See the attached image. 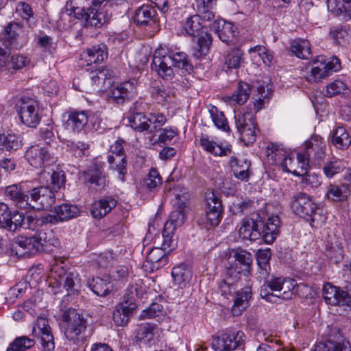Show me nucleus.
Returning a JSON list of instances; mask_svg holds the SVG:
<instances>
[{"mask_svg":"<svg viewBox=\"0 0 351 351\" xmlns=\"http://www.w3.org/2000/svg\"><path fill=\"white\" fill-rule=\"evenodd\" d=\"M261 223L258 222V219L252 218H245L241 228L239 230L240 238L243 240H250L254 241L261 239V232H259L258 226Z\"/></svg>","mask_w":351,"mask_h":351,"instance_id":"26","label":"nucleus"},{"mask_svg":"<svg viewBox=\"0 0 351 351\" xmlns=\"http://www.w3.org/2000/svg\"><path fill=\"white\" fill-rule=\"evenodd\" d=\"M146 260L150 264V269L154 271L164 267L168 263V256L164 250L156 247L149 251Z\"/></svg>","mask_w":351,"mask_h":351,"instance_id":"39","label":"nucleus"},{"mask_svg":"<svg viewBox=\"0 0 351 351\" xmlns=\"http://www.w3.org/2000/svg\"><path fill=\"white\" fill-rule=\"evenodd\" d=\"M156 11L150 5H143L138 8L134 16V21L138 26H152L156 23Z\"/></svg>","mask_w":351,"mask_h":351,"instance_id":"27","label":"nucleus"},{"mask_svg":"<svg viewBox=\"0 0 351 351\" xmlns=\"http://www.w3.org/2000/svg\"><path fill=\"white\" fill-rule=\"evenodd\" d=\"M209 112L215 125L223 131H228L230 128L223 112L218 110L217 108L212 106L209 109Z\"/></svg>","mask_w":351,"mask_h":351,"instance_id":"62","label":"nucleus"},{"mask_svg":"<svg viewBox=\"0 0 351 351\" xmlns=\"http://www.w3.org/2000/svg\"><path fill=\"white\" fill-rule=\"evenodd\" d=\"M170 63L175 66L190 73L193 66L184 52H178L167 45H160L154 51L152 69L165 80H171L174 77L173 70Z\"/></svg>","mask_w":351,"mask_h":351,"instance_id":"2","label":"nucleus"},{"mask_svg":"<svg viewBox=\"0 0 351 351\" xmlns=\"http://www.w3.org/2000/svg\"><path fill=\"white\" fill-rule=\"evenodd\" d=\"M349 89L347 85L341 80H335L327 84L325 87L324 95L332 97L339 95H347Z\"/></svg>","mask_w":351,"mask_h":351,"instance_id":"56","label":"nucleus"},{"mask_svg":"<svg viewBox=\"0 0 351 351\" xmlns=\"http://www.w3.org/2000/svg\"><path fill=\"white\" fill-rule=\"evenodd\" d=\"M88 286L98 296H106L110 291L112 286L108 280L99 277L93 278L88 281Z\"/></svg>","mask_w":351,"mask_h":351,"instance_id":"48","label":"nucleus"},{"mask_svg":"<svg viewBox=\"0 0 351 351\" xmlns=\"http://www.w3.org/2000/svg\"><path fill=\"white\" fill-rule=\"evenodd\" d=\"M289 51L293 56L300 59L308 60L311 58V49L308 40L297 38L290 43Z\"/></svg>","mask_w":351,"mask_h":351,"instance_id":"36","label":"nucleus"},{"mask_svg":"<svg viewBox=\"0 0 351 351\" xmlns=\"http://www.w3.org/2000/svg\"><path fill=\"white\" fill-rule=\"evenodd\" d=\"M327 6L331 12L351 19V0H327Z\"/></svg>","mask_w":351,"mask_h":351,"instance_id":"46","label":"nucleus"},{"mask_svg":"<svg viewBox=\"0 0 351 351\" xmlns=\"http://www.w3.org/2000/svg\"><path fill=\"white\" fill-rule=\"evenodd\" d=\"M250 93L251 88L250 84L240 81L233 93L230 96L226 97V101L232 105H243L247 101Z\"/></svg>","mask_w":351,"mask_h":351,"instance_id":"38","label":"nucleus"},{"mask_svg":"<svg viewBox=\"0 0 351 351\" xmlns=\"http://www.w3.org/2000/svg\"><path fill=\"white\" fill-rule=\"evenodd\" d=\"M314 351H351V345L346 340L341 341L328 340L317 344Z\"/></svg>","mask_w":351,"mask_h":351,"instance_id":"50","label":"nucleus"},{"mask_svg":"<svg viewBox=\"0 0 351 351\" xmlns=\"http://www.w3.org/2000/svg\"><path fill=\"white\" fill-rule=\"evenodd\" d=\"M239 279H233L225 273V278L219 282V289L221 294L228 298L236 292V282Z\"/></svg>","mask_w":351,"mask_h":351,"instance_id":"60","label":"nucleus"},{"mask_svg":"<svg viewBox=\"0 0 351 351\" xmlns=\"http://www.w3.org/2000/svg\"><path fill=\"white\" fill-rule=\"evenodd\" d=\"M267 156L274 160L276 165L282 166L286 171L288 168L287 161L292 162V157L287 153L282 145L271 143L267 147Z\"/></svg>","mask_w":351,"mask_h":351,"instance_id":"31","label":"nucleus"},{"mask_svg":"<svg viewBox=\"0 0 351 351\" xmlns=\"http://www.w3.org/2000/svg\"><path fill=\"white\" fill-rule=\"evenodd\" d=\"M283 278H284L278 277L265 280L261 289V296L267 301L271 302V297L275 296V294H279L281 282Z\"/></svg>","mask_w":351,"mask_h":351,"instance_id":"41","label":"nucleus"},{"mask_svg":"<svg viewBox=\"0 0 351 351\" xmlns=\"http://www.w3.org/2000/svg\"><path fill=\"white\" fill-rule=\"evenodd\" d=\"M28 163L35 168H45L56 162V158L48 149L39 145L29 147L25 154Z\"/></svg>","mask_w":351,"mask_h":351,"instance_id":"14","label":"nucleus"},{"mask_svg":"<svg viewBox=\"0 0 351 351\" xmlns=\"http://www.w3.org/2000/svg\"><path fill=\"white\" fill-rule=\"evenodd\" d=\"M62 321L65 323L64 334L69 341L77 343L84 340L88 322L83 314L75 309L69 308L64 312Z\"/></svg>","mask_w":351,"mask_h":351,"instance_id":"5","label":"nucleus"},{"mask_svg":"<svg viewBox=\"0 0 351 351\" xmlns=\"http://www.w3.org/2000/svg\"><path fill=\"white\" fill-rule=\"evenodd\" d=\"M117 200L112 197H104L94 202L90 213L95 219H101L117 206Z\"/></svg>","mask_w":351,"mask_h":351,"instance_id":"34","label":"nucleus"},{"mask_svg":"<svg viewBox=\"0 0 351 351\" xmlns=\"http://www.w3.org/2000/svg\"><path fill=\"white\" fill-rule=\"evenodd\" d=\"M136 308V304L128 302H121L118 304L112 314V319L118 326H123L128 324L130 317Z\"/></svg>","mask_w":351,"mask_h":351,"instance_id":"23","label":"nucleus"},{"mask_svg":"<svg viewBox=\"0 0 351 351\" xmlns=\"http://www.w3.org/2000/svg\"><path fill=\"white\" fill-rule=\"evenodd\" d=\"M234 119L240 140L246 145L253 143L256 138V124L253 112L246 110L235 114Z\"/></svg>","mask_w":351,"mask_h":351,"instance_id":"12","label":"nucleus"},{"mask_svg":"<svg viewBox=\"0 0 351 351\" xmlns=\"http://www.w3.org/2000/svg\"><path fill=\"white\" fill-rule=\"evenodd\" d=\"M130 125L135 131L142 132L147 131L154 134L160 130L167 121L165 116L162 113H149L147 117L143 113L138 112L129 118Z\"/></svg>","mask_w":351,"mask_h":351,"instance_id":"11","label":"nucleus"},{"mask_svg":"<svg viewBox=\"0 0 351 351\" xmlns=\"http://www.w3.org/2000/svg\"><path fill=\"white\" fill-rule=\"evenodd\" d=\"M162 180L158 171L152 168L150 169L147 177L143 180V186L149 191H153L162 184Z\"/></svg>","mask_w":351,"mask_h":351,"instance_id":"61","label":"nucleus"},{"mask_svg":"<svg viewBox=\"0 0 351 351\" xmlns=\"http://www.w3.org/2000/svg\"><path fill=\"white\" fill-rule=\"evenodd\" d=\"M232 253L226 267V274L233 279H239L241 275L248 276L252 270V254L242 249L232 250Z\"/></svg>","mask_w":351,"mask_h":351,"instance_id":"7","label":"nucleus"},{"mask_svg":"<svg viewBox=\"0 0 351 351\" xmlns=\"http://www.w3.org/2000/svg\"><path fill=\"white\" fill-rule=\"evenodd\" d=\"M217 0H196V9L197 14L202 16L204 21H212L215 19L213 12Z\"/></svg>","mask_w":351,"mask_h":351,"instance_id":"43","label":"nucleus"},{"mask_svg":"<svg viewBox=\"0 0 351 351\" xmlns=\"http://www.w3.org/2000/svg\"><path fill=\"white\" fill-rule=\"evenodd\" d=\"M212 21L209 27L211 30L217 34L219 39L222 42L227 44L234 43L236 28L232 23L216 18Z\"/></svg>","mask_w":351,"mask_h":351,"instance_id":"20","label":"nucleus"},{"mask_svg":"<svg viewBox=\"0 0 351 351\" xmlns=\"http://www.w3.org/2000/svg\"><path fill=\"white\" fill-rule=\"evenodd\" d=\"M305 154L311 162L319 165L326 156L324 149L326 145L323 138L317 135L313 136L305 143Z\"/></svg>","mask_w":351,"mask_h":351,"instance_id":"19","label":"nucleus"},{"mask_svg":"<svg viewBox=\"0 0 351 351\" xmlns=\"http://www.w3.org/2000/svg\"><path fill=\"white\" fill-rule=\"evenodd\" d=\"M199 144L206 152L215 156H225L232 152L231 145H223L222 143H219L210 140L207 136L201 137Z\"/></svg>","mask_w":351,"mask_h":351,"instance_id":"33","label":"nucleus"},{"mask_svg":"<svg viewBox=\"0 0 351 351\" xmlns=\"http://www.w3.org/2000/svg\"><path fill=\"white\" fill-rule=\"evenodd\" d=\"M234 293L235 298L231 311L233 316H239L248 307L249 301L252 298V288L246 286Z\"/></svg>","mask_w":351,"mask_h":351,"instance_id":"30","label":"nucleus"},{"mask_svg":"<svg viewBox=\"0 0 351 351\" xmlns=\"http://www.w3.org/2000/svg\"><path fill=\"white\" fill-rule=\"evenodd\" d=\"M32 334L40 338L41 345H55L53 335L47 319L39 317L33 326Z\"/></svg>","mask_w":351,"mask_h":351,"instance_id":"22","label":"nucleus"},{"mask_svg":"<svg viewBox=\"0 0 351 351\" xmlns=\"http://www.w3.org/2000/svg\"><path fill=\"white\" fill-rule=\"evenodd\" d=\"M25 218L24 213L17 210L11 211V215L7 221V225L4 226L3 229L11 232H15L21 228H23Z\"/></svg>","mask_w":351,"mask_h":351,"instance_id":"55","label":"nucleus"},{"mask_svg":"<svg viewBox=\"0 0 351 351\" xmlns=\"http://www.w3.org/2000/svg\"><path fill=\"white\" fill-rule=\"evenodd\" d=\"M66 114V128L75 133L86 129L96 131L99 128L101 119L91 111L69 110Z\"/></svg>","mask_w":351,"mask_h":351,"instance_id":"6","label":"nucleus"},{"mask_svg":"<svg viewBox=\"0 0 351 351\" xmlns=\"http://www.w3.org/2000/svg\"><path fill=\"white\" fill-rule=\"evenodd\" d=\"M136 86L132 82H125L110 90V98L119 104L132 98L136 95Z\"/></svg>","mask_w":351,"mask_h":351,"instance_id":"25","label":"nucleus"},{"mask_svg":"<svg viewBox=\"0 0 351 351\" xmlns=\"http://www.w3.org/2000/svg\"><path fill=\"white\" fill-rule=\"evenodd\" d=\"M261 223L258 226V230L261 232V238H262L267 244L272 243L279 234L280 227V220L278 216L274 215L269 217L265 222L258 220Z\"/></svg>","mask_w":351,"mask_h":351,"instance_id":"21","label":"nucleus"},{"mask_svg":"<svg viewBox=\"0 0 351 351\" xmlns=\"http://www.w3.org/2000/svg\"><path fill=\"white\" fill-rule=\"evenodd\" d=\"M229 165L237 178L241 180H247L249 178V169L251 165L250 161L232 156L230 158Z\"/></svg>","mask_w":351,"mask_h":351,"instance_id":"37","label":"nucleus"},{"mask_svg":"<svg viewBox=\"0 0 351 351\" xmlns=\"http://www.w3.org/2000/svg\"><path fill=\"white\" fill-rule=\"evenodd\" d=\"M202 16L196 14L186 19L183 28L185 32L190 36L197 37L192 46L193 56L200 59L206 56L210 50L213 42V37L208 32L202 33V30L206 25Z\"/></svg>","mask_w":351,"mask_h":351,"instance_id":"3","label":"nucleus"},{"mask_svg":"<svg viewBox=\"0 0 351 351\" xmlns=\"http://www.w3.org/2000/svg\"><path fill=\"white\" fill-rule=\"evenodd\" d=\"M15 244L22 250L21 256H31L41 252L36 235H20L15 239Z\"/></svg>","mask_w":351,"mask_h":351,"instance_id":"29","label":"nucleus"},{"mask_svg":"<svg viewBox=\"0 0 351 351\" xmlns=\"http://www.w3.org/2000/svg\"><path fill=\"white\" fill-rule=\"evenodd\" d=\"M84 182L88 184L89 187L95 191H102L108 184L107 176L104 172L103 167L97 163L90 165L87 170L83 172Z\"/></svg>","mask_w":351,"mask_h":351,"instance_id":"18","label":"nucleus"},{"mask_svg":"<svg viewBox=\"0 0 351 351\" xmlns=\"http://www.w3.org/2000/svg\"><path fill=\"white\" fill-rule=\"evenodd\" d=\"M243 62V52L238 47L232 49L225 56V64L228 69H238Z\"/></svg>","mask_w":351,"mask_h":351,"instance_id":"54","label":"nucleus"},{"mask_svg":"<svg viewBox=\"0 0 351 351\" xmlns=\"http://www.w3.org/2000/svg\"><path fill=\"white\" fill-rule=\"evenodd\" d=\"M41 178L46 180V186L33 187L24 191L21 184L7 186L3 189L5 199L17 208L23 210H47L56 202L54 193L64 186L65 176L62 171H53L41 173Z\"/></svg>","mask_w":351,"mask_h":351,"instance_id":"1","label":"nucleus"},{"mask_svg":"<svg viewBox=\"0 0 351 351\" xmlns=\"http://www.w3.org/2000/svg\"><path fill=\"white\" fill-rule=\"evenodd\" d=\"M64 264V260H56L51 265V277L60 285H62L69 294L74 293L80 287L81 279L77 271L66 269Z\"/></svg>","mask_w":351,"mask_h":351,"instance_id":"8","label":"nucleus"},{"mask_svg":"<svg viewBox=\"0 0 351 351\" xmlns=\"http://www.w3.org/2000/svg\"><path fill=\"white\" fill-rule=\"evenodd\" d=\"M158 330L157 326L154 324L143 323L138 325L134 332L136 341L144 344L149 343L153 340Z\"/></svg>","mask_w":351,"mask_h":351,"instance_id":"35","label":"nucleus"},{"mask_svg":"<svg viewBox=\"0 0 351 351\" xmlns=\"http://www.w3.org/2000/svg\"><path fill=\"white\" fill-rule=\"evenodd\" d=\"M35 345L33 339L27 336H21L16 337L14 341L10 343L6 351H26Z\"/></svg>","mask_w":351,"mask_h":351,"instance_id":"58","label":"nucleus"},{"mask_svg":"<svg viewBox=\"0 0 351 351\" xmlns=\"http://www.w3.org/2000/svg\"><path fill=\"white\" fill-rule=\"evenodd\" d=\"M84 26L99 29L107 25L111 18L112 12L106 8V5L96 8L88 7L84 12Z\"/></svg>","mask_w":351,"mask_h":351,"instance_id":"17","label":"nucleus"},{"mask_svg":"<svg viewBox=\"0 0 351 351\" xmlns=\"http://www.w3.org/2000/svg\"><path fill=\"white\" fill-rule=\"evenodd\" d=\"M16 106L21 121L27 127L36 128L40 121L38 102L31 97L23 96Z\"/></svg>","mask_w":351,"mask_h":351,"instance_id":"13","label":"nucleus"},{"mask_svg":"<svg viewBox=\"0 0 351 351\" xmlns=\"http://www.w3.org/2000/svg\"><path fill=\"white\" fill-rule=\"evenodd\" d=\"M54 215H48L51 217L50 223L54 224L58 222L67 221L78 216L80 209L75 205L62 204L55 206Z\"/></svg>","mask_w":351,"mask_h":351,"instance_id":"28","label":"nucleus"},{"mask_svg":"<svg viewBox=\"0 0 351 351\" xmlns=\"http://www.w3.org/2000/svg\"><path fill=\"white\" fill-rule=\"evenodd\" d=\"M311 162L308 160V157L306 154H297V163L298 165L299 170L296 169L295 167L291 165V167L287 169L286 171L293 173L298 176H302L306 175L307 168L308 167V162Z\"/></svg>","mask_w":351,"mask_h":351,"instance_id":"59","label":"nucleus"},{"mask_svg":"<svg viewBox=\"0 0 351 351\" xmlns=\"http://www.w3.org/2000/svg\"><path fill=\"white\" fill-rule=\"evenodd\" d=\"M151 95L154 100L162 105L169 102L171 98L169 89L158 82L154 83L152 86Z\"/></svg>","mask_w":351,"mask_h":351,"instance_id":"53","label":"nucleus"},{"mask_svg":"<svg viewBox=\"0 0 351 351\" xmlns=\"http://www.w3.org/2000/svg\"><path fill=\"white\" fill-rule=\"evenodd\" d=\"M171 276L174 282L180 288L186 287L191 278L192 274L190 268L184 264H180L173 267Z\"/></svg>","mask_w":351,"mask_h":351,"instance_id":"40","label":"nucleus"},{"mask_svg":"<svg viewBox=\"0 0 351 351\" xmlns=\"http://www.w3.org/2000/svg\"><path fill=\"white\" fill-rule=\"evenodd\" d=\"M295 282L293 279L283 278L281 282L279 294H275V297L283 300H290L293 294V289L295 287Z\"/></svg>","mask_w":351,"mask_h":351,"instance_id":"63","label":"nucleus"},{"mask_svg":"<svg viewBox=\"0 0 351 351\" xmlns=\"http://www.w3.org/2000/svg\"><path fill=\"white\" fill-rule=\"evenodd\" d=\"M35 235L41 252H51L53 247H58L60 245L53 230L49 228H42L36 232Z\"/></svg>","mask_w":351,"mask_h":351,"instance_id":"24","label":"nucleus"},{"mask_svg":"<svg viewBox=\"0 0 351 351\" xmlns=\"http://www.w3.org/2000/svg\"><path fill=\"white\" fill-rule=\"evenodd\" d=\"M186 218V212L174 209L169 215L165 223V232H175L178 227L184 224Z\"/></svg>","mask_w":351,"mask_h":351,"instance_id":"49","label":"nucleus"},{"mask_svg":"<svg viewBox=\"0 0 351 351\" xmlns=\"http://www.w3.org/2000/svg\"><path fill=\"white\" fill-rule=\"evenodd\" d=\"M21 146L20 137L10 132L0 133V149L8 152L16 151Z\"/></svg>","mask_w":351,"mask_h":351,"instance_id":"45","label":"nucleus"},{"mask_svg":"<svg viewBox=\"0 0 351 351\" xmlns=\"http://www.w3.org/2000/svg\"><path fill=\"white\" fill-rule=\"evenodd\" d=\"M332 143L338 149H345L351 145V137L346 128L337 127L333 132Z\"/></svg>","mask_w":351,"mask_h":351,"instance_id":"51","label":"nucleus"},{"mask_svg":"<svg viewBox=\"0 0 351 351\" xmlns=\"http://www.w3.org/2000/svg\"><path fill=\"white\" fill-rule=\"evenodd\" d=\"M350 191L348 185L341 184L335 185L330 184L328 186L326 196L328 199L334 202L345 201L350 195Z\"/></svg>","mask_w":351,"mask_h":351,"instance_id":"42","label":"nucleus"},{"mask_svg":"<svg viewBox=\"0 0 351 351\" xmlns=\"http://www.w3.org/2000/svg\"><path fill=\"white\" fill-rule=\"evenodd\" d=\"M108 162L110 170L118 173V178L121 182L125 181V176L128 173V161L126 157L108 156Z\"/></svg>","mask_w":351,"mask_h":351,"instance_id":"44","label":"nucleus"},{"mask_svg":"<svg viewBox=\"0 0 351 351\" xmlns=\"http://www.w3.org/2000/svg\"><path fill=\"white\" fill-rule=\"evenodd\" d=\"M82 56L87 65H91L93 63L99 64L108 57L107 47L103 43L93 45L84 51Z\"/></svg>","mask_w":351,"mask_h":351,"instance_id":"32","label":"nucleus"},{"mask_svg":"<svg viewBox=\"0 0 351 351\" xmlns=\"http://www.w3.org/2000/svg\"><path fill=\"white\" fill-rule=\"evenodd\" d=\"M330 36L336 43L340 44L341 41L351 37V30L348 26L332 27L330 30Z\"/></svg>","mask_w":351,"mask_h":351,"instance_id":"64","label":"nucleus"},{"mask_svg":"<svg viewBox=\"0 0 351 351\" xmlns=\"http://www.w3.org/2000/svg\"><path fill=\"white\" fill-rule=\"evenodd\" d=\"M344 169L345 166L343 162L336 158L328 160L323 166L324 173L328 178H331L335 175L343 171Z\"/></svg>","mask_w":351,"mask_h":351,"instance_id":"57","label":"nucleus"},{"mask_svg":"<svg viewBox=\"0 0 351 351\" xmlns=\"http://www.w3.org/2000/svg\"><path fill=\"white\" fill-rule=\"evenodd\" d=\"M206 206L205 216L206 223L212 226L219 225L223 217V208L222 202L218 195L213 191L206 193Z\"/></svg>","mask_w":351,"mask_h":351,"instance_id":"15","label":"nucleus"},{"mask_svg":"<svg viewBox=\"0 0 351 351\" xmlns=\"http://www.w3.org/2000/svg\"><path fill=\"white\" fill-rule=\"evenodd\" d=\"M245 335L241 330L226 329L219 335L213 337L212 347L215 351H233L244 349Z\"/></svg>","mask_w":351,"mask_h":351,"instance_id":"10","label":"nucleus"},{"mask_svg":"<svg viewBox=\"0 0 351 351\" xmlns=\"http://www.w3.org/2000/svg\"><path fill=\"white\" fill-rule=\"evenodd\" d=\"M322 295L326 304L341 306L351 310V295L339 287L326 283L323 287Z\"/></svg>","mask_w":351,"mask_h":351,"instance_id":"16","label":"nucleus"},{"mask_svg":"<svg viewBox=\"0 0 351 351\" xmlns=\"http://www.w3.org/2000/svg\"><path fill=\"white\" fill-rule=\"evenodd\" d=\"M313 64L310 73L306 76V80L311 83L321 82L341 69L340 60L336 56L326 58L319 56L313 60Z\"/></svg>","mask_w":351,"mask_h":351,"instance_id":"9","label":"nucleus"},{"mask_svg":"<svg viewBox=\"0 0 351 351\" xmlns=\"http://www.w3.org/2000/svg\"><path fill=\"white\" fill-rule=\"evenodd\" d=\"M50 216H38L37 215H29L25 216L23 228L33 231L39 230L44 225L50 223L51 221Z\"/></svg>","mask_w":351,"mask_h":351,"instance_id":"52","label":"nucleus"},{"mask_svg":"<svg viewBox=\"0 0 351 351\" xmlns=\"http://www.w3.org/2000/svg\"><path fill=\"white\" fill-rule=\"evenodd\" d=\"M291 208L293 213L309 221L312 227L320 226L326 219L322 209L304 193H298L292 197Z\"/></svg>","mask_w":351,"mask_h":351,"instance_id":"4","label":"nucleus"},{"mask_svg":"<svg viewBox=\"0 0 351 351\" xmlns=\"http://www.w3.org/2000/svg\"><path fill=\"white\" fill-rule=\"evenodd\" d=\"M271 253L269 249L260 250L256 254L257 264L259 267V274L262 278L265 279L270 273L269 261Z\"/></svg>","mask_w":351,"mask_h":351,"instance_id":"47","label":"nucleus"}]
</instances>
